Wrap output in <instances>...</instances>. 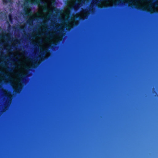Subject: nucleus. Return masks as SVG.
<instances>
[{"label": "nucleus", "mask_w": 158, "mask_h": 158, "mask_svg": "<svg viewBox=\"0 0 158 158\" xmlns=\"http://www.w3.org/2000/svg\"><path fill=\"white\" fill-rule=\"evenodd\" d=\"M28 22L29 23H32V20H29L28 21Z\"/></svg>", "instance_id": "14"}, {"label": "nucleus", "mask_w": 158, "mask_h": 158, "mask_svg": "<svg viewBox=\"0 0 158 158\" xmlns=\"http://www.w3.org/2000/svg\"><path fill=\"white\" fill-rule=\"evenodd\" d=\"M135 6V8H136L137 9H141L143 11H145L146 10L145 9H144L143 8H139L138 6Z\"/></svg>", "instance_id": "7"}, {"label": "nucleus", "mask_w": 158, "mask_h": 158, "mask_svg": "<svg viewBox=\"0 0 158 158\" xmlns=\"http://www.w3.org/2000/svg\"><path fill=\"white\" fill-rule=\"evenodd\" d=\"M40 59H41V57L40 56Z\"/></svg>", "instance_id": "28"}, {"label": "nucleus", "mask_w": 158, "mask_h": 158, "mask_svg": "<svg viewBox=\"0 0 158 158\" xmlns=\"http://www.w3.org/2000/svg\"><path fill=\"white\" fill-rule=\"evenodd\" d=\"M34 64L32 66V67H33V68H35V65H38V63H36V62H34Z\"/></svg>", "instance_id": "11"}, {"label": "nucleus", "mask_w": 158, "mask_h": 158, "mask_svg": "<svg viewBox=\"0 0 158 158\" xmlns=\"http://www.w3.org/2000/svg\"><path fill=\"white\" fill-rule=\"evenodd\" d=\"M79 5L78 4H76L74 6H73V8L75 9V10H76V9H78V8L79 7Z\"/></svg>", "instance_id": "6"}, {"label": "nucleus", "mask_w": 158, "mask_h": 158, "mask_svg": "<svg viewBox=\"0 0 158 158\" xmlns=\"http://www.w3.org/2000/svg\"><path fill=\"white\" fill-rule=\"evenodd\" d=\"M9 21L10 22H12L13 20L12 16L11 14H9L8 15Z\"/></svg>", "instance_id": "5"}, {"label": "nucleus", "mask_w": 158, "mask_h": 158, "mask_svg": "<svg viewBox=\"0 0 158 158\" xmlns=\"http://www.w3.org/2000/svg\"><path fill=\"white\" fill-rule=\"evenodd\" d=\"M64 32V31H63L62 30H61L60 31L59 33V34L60 35H64V34H63L62 32Z\"/></svg>", "instance_id": "9"}, {"label": "nucleus", "mask_w": 158, "mask_h": 158, "mask_svg": "<svg viewBox=\"0 0 158 158\" xmlns=\"http://www.w3.org/2000/svg\"><path fill=\"white\" fill-rule=\"evenodd\" d=\"M48 35L50 39H51L52 37V35Z\"/></svg>", "instance_id": "16"}, {"label": "nucleus", "mask_w": 158, "mask_h": 158, "mask_svg": "<svg viewBox=\"0 0 158 158\" xmlns=\"http://www.w3.org/2000/svg\"><path fill=\"white\" fill-rule=\"evenodd\" d=\"M30 13V12H26V13H25V14L26 15H28L29 14V13Z\"/></svg>", "instance_id": "15"}, {"label": "nucleus", "mask_w": 158, "mask_h": 158, "mask_svg": "<svg viewBox=\"0 0 158 158\" xmlns=\"http://www.w3.org/2000/svg\"><path fill=\"white\" fill-rule=\"evenodd\" d=\"M83 11L85 13L88 14V11L87 10L84 9L83 10Z\"/></svg>", "instance_id": "10"}, {"label": "nucleus", "mask_w": 158, "mask_h": 158, "mask_svg": "<svg viewBox=\"0 0 158 158\" xmlns=\"http://www.w3.org/2000/svg\"><path fill=\"white\" fill-rule=\"evenodd\" d=\"M22 86L21 85H19L18 88L15 90V92L16 93H18L19 90L21 89Z\"/></svg>", "instance_id": "3"}, {"label": "nucleus", "mask_w": 158, "mask_h": 158, "mask_svg": "<svg viewBox=\"0 0 158 158\" xmlns=\"http://www.w3.org/2000/svg\"><path fill=\"white\" fill-rule=\"evenodd\" d=\"M7 106V104H6L5 106V109L6 108V106Z\"/></svg>", "instance_id": "17"}, {"label": "nucleus", "mask_w": 158, "mask_h": 158, "mask_svg": "<svg viewBox=\"0 0 158 158\" xmlns=\"http://www.w3.org/2000/svg\"><path fill=\"white\" fill-rule=\"evenodd\" d=\"M79 19L80 20H82L83 19L80 17H79Z\"/></svg>", "instance_id": "18"}, {"label": "nucleus", "mask_w": 158, "mask_h": 158, "mask_svg": "<svg viewBox=\"0 0 158 158\" xmlns=\"http://www.w3.org/2000/svg\"><path fill=\"white\" fill-rule=\"evenodd\" d=\"M29 60H32V59H29Z\"/></svg>", "instance_id": "25"}, {"label": "nucleus", "mask_w": 158, "mask_h": 158, "mask_svg": "<svg viewBox=\"0 0 158 158\" xmlns=\"http://www.w3.org/2000/svg\"><path fill=\"white\" fill-rule=\"evenodd\" d=\"M39 3H43L44 2L41 0H35L34 2V4H38Z\"/></svg>", "instance_id": "2"}, {"label": "nucleus", "mask_w": 158, "mask_h": 158, "mask_svg": "<svg viewBox=\"0 0 158 158\" xmlns=\"http://www.w3.org/2000/svg\"><path fill=\"white\" fill-rule=\"evenodd\" d=\"M118 3H120V2H119V1L118 2Z\"/></svg>", "instance_id": "26"}, {"label": "nucleus", "mask_w": 158, "mask_h": 158, "mask_svg": "<svg viewBox=\"0 0 158 158\" xmlns=\"http://www.w3.org/2000/svg\"><path fill=\"white\" fill-rule=\"evenodd\" d=\"M37 45V44L36 43H34V46Z\"/></svg>", "instance_id": "21"}, {"label": "nucleus", "mask_w": 158, "mask_h": 158, "mask_svg": "<svg viewBox=\"0 0 158 158\" xmlns=\"http://www.w3.org/2000/svg\"><path fill=\"white\" fill-rule=\"evenodd\" d=\"M4 3L6 4L8 2L11 3L12 1L11 0H2Z\"/></svg>", "instance_id": "4"}, {"label": "nucleus", "mask_w": 158, "mask_h": 158, "mask_svg": "<svg viewBox=\"0 0 158 158\" xmlns=\"http://www.w3.org/2000/svg\"><path fill=\"white\" fill-rule=\"evenodd\" d=\"M47 10V8L46 7H45V9L44 10Z\"/></svg>", "instance_id": "22"}, {"label": "nucleus", "mask_w": 158, "mask_h": 158, "mask_svg": "<svg viewBox=\"0 0 158 158\" xmlns=\"http://www.w3.org/2000/svg\"><path fill=\"white\" fill-rule=\"evenodd\" d=\"M155 4L158 6V4H157L156 3Z\"/></svg>", "instance_id": "24"}, {"label": "nucleus", "mask_w": 158, "mask_h": 158, "mask_svg": "<svg viewBox=\"0 0 158 158\" xmlns=\"http://www.w3.org/2000/svg\"><path fill=\"white\" fill-rule=\"evenodd\" d=\"M18 76L21 79V80L19 82V83L23 81L24 80V78L26 77V75L20 73L19 74Z\"/></svg>", "instance_id": "1"}, {"label": "nucleus", "mask_w": 158, "mask_h": 158, "mask_svg": "<svg viewBox=\"0 0 158 158\" xmlns=\"http://www.w3.org/2000/svg\"><path fill=\"white\" fill-rule=\"evenodd\" d=\"M1 73H2L4 74L3 73V72H1Z\"/></svg>", "instance_id": "27"}, {"label": "nucleus", "mask_w": 158, "mask_h": 158, "mask_svg": "<svg viewBox=\"0 0 158 158\" xmlns=\"http://www.w3.org/2000/svg\"><path fill=\"white\" fill-rule=\"evenodd\" d=\"M25 7H26V8H27L28 7V4H27V5Z\"/></svg>", "instance_id": "19"}, {"label": "nucleus", "mask_w": 158, "mask_h": 158, "mask_svg": "<svg viewBox=\"0 0 158 158\" xmlns=\"http://www.w3.org/2000/svg\"><path fill=\"white\" fill-rule=\"evenodd\" d=\"M25 5L27 4L28 3L31 2V0H25Z\"/></svg>", "instance_id": "8"}, {"label": "nucleus", "mask_w": 158, "mask_h": 158, "mask_svg": "<svg viewBox=\"0 0 158 158\" xmlns=\"http://www.w3.org/2000/svg\"><path fill=\"white\" fill-rule=\"evenodd\" d=\"M53 44L54 45H56V44L55 43H53Z\"/></svg>", "instance_id": "23"}, {"label": "nucleus", "mask_w": 158, "mask_h": 158, "mask_svg": "<svg viewBox=\"0 0 158 158\" xmlns=\"http://www.w3.org/2000/svg\"><path fill=\"white\" fill-rule=\"evenodd\" d=\"M8 98H9V101H8V103H10V102H11V99H12V98H11V97H10V96H8Z\"/></svg>", "instance_id": "12"}, {"label": "nucleus", "mask_w": 158, "mask_h": 158, "mask_svg": "<svg viewBox=\"0 0 158 158\" xmlns=\"http://www.w3.org/2000/svg\"><path fill=\"white\" fill-rule=\"evenodd\" d=\"M25 69L26 70H30V67H29L27 66H26L25 67Z\"/></svg>", "instance_id": "13"}, {"label": "nucleus", "mask_w": 158, "mask_h": 158, "mask_svg": "<svg viewBox=\"0 0 158 158\" xmlns=\"http://www.w3.org/2000/svg\"><path fill=\"white\" fill-rule=\"evenodd\" d=\"M41 53H42L43 55L44 54V52H41Z\"/></svg>", "instance_id": "20"}]
</instances>
